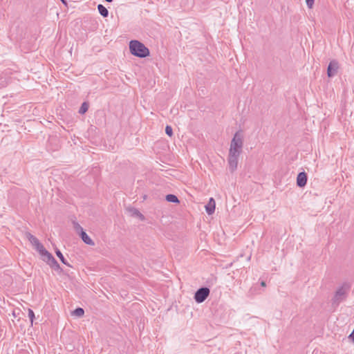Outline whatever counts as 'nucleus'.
<instances>
[{"instance_id": "4", "label": "nucleus", "mask_w": 354, "mask_h": 354, "mask_svg": "<svg viewBox=\"0 0 354 354\" xmlns=\"http://www.w3.org/2000/svg\"><path fill=\"white\" fill-rule=\"evenodd\" d=\"M35 250L39 253L40 259L47 264L54 258L44 246V245H33Z\"/></svg>"}, {"instance_id": "14", "label": "nucleus", "mask_w": 354, "mask_h": 354, "mask_svg": "<svg viewBox=\"0 0 354 354\" xmlns=\"http://www.w3.org/2000/svg\"><path fill=\"white\" fill-rule=\"evenodd\" d=\"M166 200L170 203H179V200H178V197L174 194H167L166 196Z\"/></svg>"}, {"instance_id": "11", "label": "nucleus", "mask_w": 354, "mask_h": 354, "mask_svg": "<svg viewBox=\"0 0 354 354\" xmlns=\"http://www.w3.org/2000/svg\"><path fill=\"white\" fill-rule=\"evenodd\" d=\"M48 265L58 273H61L63 271L62 268L60 267L59 264L55 258L51 259V261H50L49 263H48Z\"/></svg>"}, {"instance_id": "16", "label": "nucleus", "mask_w": 354, "mask_h": 354, "mask_svg": "<svg viewBox=\"0 0 354 354\" xmlns=\"http://www.w3.org/2000/svg\"><path fill=\"white\" fill-rule=\"evenodd\" d=\"M25 235L27 239L30 242V243H39L38 239L33 235H32L30 233L27 232L26 233Z\"/></svg>"}, {"instance_id": "21", "label": "nucleus", "mask_w": 354, "mask_h": 354, "mask_svg": "<svg viewBox=\"0 0 354 354\" xmlns=\"http://www.w3.org/2000/svg\"><path fill=\"white\" fill-rule=\"evenodd\" d=\"M28 317L31 322V324H32L33 320L35 319V313L31 309H28Z\"/></svg>"}, {"instance_id": "2", "label": "nucleus", "mask_w": 354, "mask_h": 354, "mask_svg": "<svg viewBox=\"0 0 354 354\" xmlns=\"http://www.w3.org/2000/svg\"><path fill=\"white\" fill-rule=\"evenodd\" d=\"M131 53L138 57L144 58L149 55V50L142 42L138 40H131L129 42Z\"/></svg>"}, {"instance_id": "6", "label": "nucleus", "mask_w": 354, "mask_h": 354, "mask_svg": "<svg viewBox=\"0 0 354 354\" xmlns=\"http://www.w3.org/2000/svg\"><path fill=\"white\" fill-rule=\"evenodd\" d=\"M74 227L77 233L80 236L84 243H93L91 239L84 232V229L77 223H74Z\"/></svg>"}, {"instance_id": "18", "label": "nucleus", "mask_w": 354, "mask_h": 354, "mask_svg": "<svg viewBox=\"0 0 354 354\" xmlns=\"http://www.w3.org/2000/svg\"><path fill=\"white\" fill-rule=\"evenodd\" d=\"M88 104L87 102H83L79 109V113L80 114H84L87 111H88Z\"/></svg>"}, {"instance_id": "17", "label": "nucleus", "mask_w": 354, "mask_h": 354, "mask_svg": "<svg viewBox=\"0 0 354 354\" xmlns=\"http://www.w3.org/2000/svg\"><path fill=\"white\" fill-rule=\"evenodd\" d=\"M84 314V310L82 308H77L73 312V315L77 316V317H82Z\"/></svg>"}, {"instance_id": "7", "label": "nucleus", "mask_w": 354, "mask_h": 354, "mask_svg": "<svg viewBox=\"0 0 354 354\" xmlns=\"http://www.w3.org/2000/svg\"><path fill=\"white\" fill-rule=\"evenodd\" d=\"M339 62L336 59H333L330 62L327 68V75L329 77L335 76L339 69Z\"/></svg>"}, {"instance_id": "8", "label": "nucleus", "mask_w": 354, "mask_h": 354, "mask_svg": "<svg viewBox=\"0 0 354 354\" xmlns=\"http://www.w3.org/2000/svg\"><path fill=\"white\" fill-rule=\"evenodd\" d=\"M307 175L305 172H300L297 177V185L299 187H303L306 185Z\"/></svg>"}, {"instance_id": "23", "label": "nucleus", "mask_w": 354, "mask_h": 354, "mask_svg": "<svg viewBox=\"0 0 354 354\" xmlns=\"http://www.w3.org/2000/svg\"><path fill=\"white\" fill-rule=\"evenodd\" d=\"M261 286L262 287H266V282H265L264 281H262L261 282Z\"/></svg>"}, {"instance_id": "20", "label": "nucleus", "mask_w": 354, "mask_h": 354, "mask_svg": "<svg viewBox=\"0 0 354 354\" xmlns=\"http://www.w3.org/2000/svg\"><path fill=\"white\" fill-rule=\"evenodd\" d=\"M7 85V81L6 77L0 75V87H3Z\"/></svg>"}, {"instance_id": "12", "label": "nucleus", "mask_w": 354, "mask_h": 354, "mask_svg": "<svg viewBox=\"0 0 354 354\" xmlns=\"http://www.w3.org/2000/svg\"><path fill=\"white\" fill-rule=\"evenodd\" d=\"M129 212H131L132 216L138 217L141 221L145 220L144 215L138 209L136 208H131L129 209Z\"/></svg>"}, {"instance_id": "3", "label": "nucleus", "mask_w": 354, "mask_h": 354, "mask_svg": "<svg viewBox=\"0 0 354 354\" xmlns=\"http://www.w3.org/2000/svg\"><path fill=\"white\" fill-rule=\"evenodd\" d=\"M351 288V285L348 283H343L335 292L333 298V304L338 305L340 302L344 300L348 295Z\"/></svg>"}, {"instance_id": "10", "label": "nucleus", "mask_w": 354, "mask_h": 354, "mask_svg": "<svg viewBox=\"0 0 354 354\" xmlns=\"http://www.w3.org/2000/svg\"><path fill=\"white\" fill-rule=\"evenodd\" d=\"M48 265L58 273H61L63 271L62 268L60 267L59 264L55 258L51 259V261H50L49 263H48Z\"/></svg>"}, {"instance_id": "24", "label": "nucleus", "mask_w": 354, "mask_h": 354, "mask_svg": "<svg viewBox=\"0 0 354 354\" xmlns=\"http://www.w3.org/2000/svg\"><path fill=\"white\" fill-rule=\"evenodd\" d=\"M64 4H66V0H60Z\"/></svg>"}, {"instance_id": "5", "label": "nucleus", "mask_w": 354, "mask_h": 354, "mask_svg": "<svg viewBox=\"0 0 354 354\" xmlns=\"http://www.w3.org/2000/svg\"><path fill=\"white\" fill-rule=\"evenodd\" d=\"M209 293L210 290L208 288H200L194 294V299L198 304L203 303L208 297Z\"/></svg>"}, {"instance_id": "1", "label": "nucleus", "mask_w": 354, "mask_h": 354, "mask_svg": "<svg viewBox=\"0 0 354 354\" xmlns=\"http://www.w3.org/2000/svg\"><path fill=\"white\" fill-rule=\"evenodd\" d=\"M243 138L240 131H236L231 140L227 162L230 170L233 172L237 169L239 158L242 153Z\"/></svg>"}, {"instance_id": "13", "label": "nucleus", "mask_w": 354, "mask_h": 354, "mask_svg": "<svg viewBox=\"0 0 354 354\" xmlns=\"http://www.w3.org/2000/svg\"><path fill=\"white\" fill-rule=\"evenodd\" d=\"M97 10L99 13L103 17H106L109 15V11L103 5L99 4L97 6Z\"/></svg>"}, {"instance_id": "9", "label": "nucleus", "mask_w": 354, "mask_h": 354, "mask_svg": "<svg viewBox=\"0 0 354 354\" xmlns=\"http://www.w3.org/2000/svg\"><path fill=\"white\" fill-rule=\"evenodd\" d=\"M215 201L213 198H211L208 203L205 205V210L207 214L211 215L215 211Z\"/></svg>"}, {"instance_id": "19", "label": "nucleus", "mask_w": 354, "mask_h": 354, "mask_svg": "<svg viewBox=\"0 0 354 354\" xmlns=\"http://www.w3.org/2000/svg\"><path fill=\"white\" fill-rule=\"evenodd\" d=\"M165 133L167 136H171L173 135V130L171 126L167 125L165 127Z\"/></svg>"}, {"instance_id": "15", "label": "nucleus", "mask_w": 354, "mask_h": 354, "mask_svg": "<svg viewBox=\"0 0 354 354\" xmlns=\"http://www.w3.org/2000/svg\"><path fill=\"white\" fill-rule=\"evenodd\" d=\"M55 253L57 256L59 258L60 261L65 265H67L70 266L69 263L66 261V259L64 258V255L61 252V251L59 249H55Z\"/></svg>"}, {"instance_id": "22", "label": "nucleus", "mask_w": 354, "mask_h": 354, "mask_svg": "<svg viewBox=\"0 0 354 354\" xmlns=\"http://www.w3.org/2000/svg\"><path fill=\"white\" fill-rule=\"evenodd\" d=\"M306 3L308 8H312L313 7L315 0H306Z\"/></svg>"}]
</instances>
